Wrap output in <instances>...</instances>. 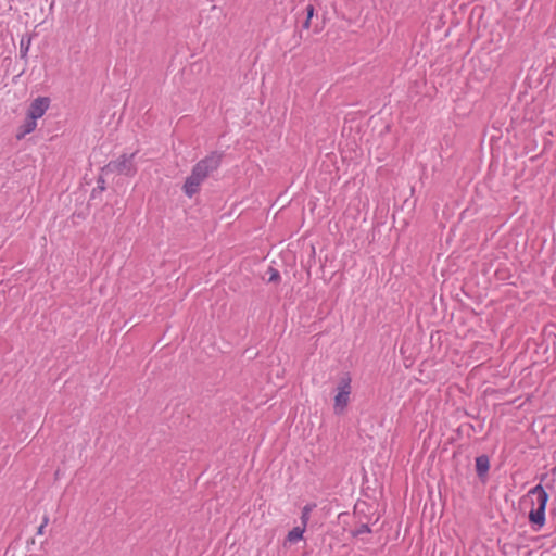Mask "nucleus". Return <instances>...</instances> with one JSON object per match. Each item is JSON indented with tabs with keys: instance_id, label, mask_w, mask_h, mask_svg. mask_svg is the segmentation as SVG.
Masks as SVG:
<instances>
[{
	"instance_id": "1",
	"label": "nucleus",
	"mask_w": 556,
	"mask_h": 556,
	"mask_svg": "<svg viewBox=\"0 0 556 556\" xmlns=\"http://www.w3.org/2000/svg\"><path fill=\"white\" fill-rule=\"evenodd\" d=\"M529 495L535 497V502L532 501V509L529 513V522L534 530H540L545 525V510L548 501V493L542 486L536 484L529 491Z\"/></svg>"
},
{
	"instance_id": "2",
	"label": "nucleus",
	"mask_w": 556,
	"mask_h": 556,
	"mask_svg": "<svg viewBox=\"0 0 556 556\" xmlns=\"http://www.w3.org/2000/svg\"><path fill=\"white\" fill-rule=\"evenodd\" d=\"M136 152L122 154L117 160L110 161L102 172L105 174H118L127 177H132L137 174V166L135 164Z\"/></svg>"
},
{
	"instance_id": "3",
	"label": "nucleus",
	"mask_w": 556,
	"mask_h": 556,
	"mask_svg": "<svg viewBox=\"0 0 556 556\" xmlns=\"http://www.w3.org/2000/svg\"><path fill=\"white\" fill-rule=\"evenodd\" d=\"M351 376L349 372L343 374L338 382L337 394L334 396L333 410L337 415L342 414L349 405L350 394L352 391Z\"/></svg>"
},
{
	"instance_id": "4",
	"label": "nucleus",
	"mask_w": 556,
	"mask_h": 556,
	"mask_svg": "<svg viewBox=\"0 0 556 556\" xmlns=\"http://www.w3.org/2000/svg\"><path fill=\"white\" fill-rule=\"evenodd\" d=\"M204 180V177H202V175L195 172V169L192 167L191 174L186 178L182 186L184 193L188 198H192L200 191V187Z\"/></svg>"
},
{
	"instance_id": "5",
	"label": "nucleus",
	"mask_w": 556,
	"mask_h": 556,
	"mask_svg": "<svg viewBox=\"0 0 556 556\" xmlns=\"http://www.w3.org/2000/svg\"><path fill=\"white\" fill-rule=\"evenodd\" d=\"M51 100L49 97H38L30 102L26 115L38 119L47 112Z\"/></svg>"
},
{
	"instance_id": "6",
	"label": "nucleus",
	"mask_w": 556,
	"mask_h": 556,
	"mask_svg": "<svg viewBox=\"0 0 556 556\" xmlns=\"http://www.w3.org/2000/svg\"><path fill=\"white\" fill-rule=\"evenodd\" d=\"M224 156H225V154L223 151H213L208 155H206L204 159L201 160L202 165H205V167L208 169V172L211 174H213L222 165Z\"/></svg>"
},
{
	"instance_id": "7",
	"label": "nucleus",
	"mask_w": 556,
	"mask_h": 556,
	"mask_svg": "<svg viewBox=\"0 0 556 556\" xmlns=\"http://www.w3.org/2000/svg\"><path fill=\"white\" fill-rule=\"evenodd\" d=\"M475 467L477 476L481 481H484L490 470V458L488 455L482 454L475 459Z\"/></svg>"
},
{
	"instance_id": "8",
	"label": "nucleus",
	"mask_w": 556,
	"mask_h": 556,
	"mask_svg": "<svg viewBox=\"0 0 556 556\" xmlns=\"http://www.w3.org/2000/svg\"><path fill=\"white\" fill-rule=\"evenodd\" d=\"M37 119L26 115L24 123L18 127L16 138L22 139L36 129Z\"/></svg>"
},
{
	"instance_id": "9",
	"label": "nucleus",
	"mask_w": 556,
	"mask_h": 556,
	"mask_svg": "<svg viewBox=\"0 0 556 556\" xmlns=\"http://www.w3.org/2000/svg\"><path fill=\"white\" fill-rule=\"evenodd\" d=\"M304 531V527H294L291 531H289L287 535V541L290 543H295L300 541L303 538Z\"/></svg>"
},
{
	"instance_id": "10",
	"label": "nucleus",
	"mask_w": 556,
	"mask_h": 556,
	"mask_svg": "<svg viewBox=\"0 0 556 556\" xmlns=\"http://www.w3.org/2000/svg\"><path fill=\"white\" fill-rule=\"evenodd\" d=\"M31 38L30 36H23L20 42V53L22 59H26L29 47H30Z\"/></svg>"
},
{
	"instance_id": "11",
	"label": "nucleus",
	"mask_w": 556,
	"mask_h": 556,
	"mask_svg": "<svg viewBox=\"0 0 556 556\" xmlns=\"http://www.w3.org/2000/svg\"><path fill=\"white\" fill-rule=\"evenodd\" d=\"M314 507H316V504H306L302 508V513H301L302 527L306 528V525H307V522L309 520V514H311V511L313 510Z\"/></svg>"
},
{
	"instance_id": "12",
	"label": "nucleus",
	"mask_w": 556,
	"mask_h": 556,
	"mask_svg": "<svg viewBox=\"0 0 556 556\" xmlns=\"http://www.w3.org/2000/svg\"><path fill=\"white\" fill-rule=\"evenodd\" d=\"M371 529L369 528L368 523L361 522L356 529H354L351 533L354 538H357L364 533H370Z\"/></svg>"
},
{
	"instance_id": "13",
	"label": "nucleus",
	"mask_w": 556,
	"mask_h": 556,
	"mask_svg": "<svg viewBox=\"0 0 556 556\" xmlns=\"http://www.w3.org/2000/svg\"><path fill=\"white\" fill-rule=\"evenodd\" d=\"M193 168L195 169V172H198L200 175H202V177H204V179H206L207 177H210L212 175L208 172V169L205 167V165H202L201 160L193 165Z\"/></svg>"
},
{
	"instance_id": "14",
	"label": "nucleus",
	"mask_w": 556,
	"mask_h": 556,
	"mask_svg": "<svg viewBox=\"0 0 556 556\" xmlns=\"http://www.w3.org/2000/svg\"><path fill=\"white\" fill-rule=\"evenodd\" d=\"M105 190V180L102 176H99L97 179V187L92 190L91 197L94 198L97 192H102Z\"/></svg>"
},
{
	"instance_id": "15",
	"label": "nucleus",
	"mask_w": 556,
	"mask_h": 556,
	"mask_svg": "<svg viewBox=\"0 0 556 556\" xmlns=\"http://www.w3.org/2000/svg\"><path fill=\"white\" fill-rule=\"evenodd\" d=\"M267 273L269 274L268 282L277 283V282L280 281L281 276H280V273L277 269H275L273 267H269Z\"/></svg>"
},
{
	"instance_id": "16",
	"label": "nucleus",
	"mask_w": 556,
	"mask_h": 556,
	"mask_svg": "<svg viewBox=\"0 0 556 556\" xmlns=\"http://www.w3.org/2000/svg\"><path fill=\"white\" fill-rule=\"evenodd\" d=\"M306 17L308 21H312L314 14H315V7L313 4H307L305 7Z\"/></svg>"
},
{
	"instance_id": "17",
	"label": "nucleus",
	"mask_w": 556,
	"mask_h": 556,
	"mask_svg": "<svg viewBox=\"0 0 556 556\" xmlns=\"http://www.w3.org/2000/svg\"><path fill=\"white\" fill-rule=\"evenodd\" d=\"M47 523L48 517H45L42 523L38 527L37 534H43V529L46 528Z\"/></svg>"
},
{
	"instance_id": "18",
	"label": "nucleus",
	"mask_w": 556,
	"mask_h": 556,
	"mask_svg": "<svg viewBox=\"0 0 556 556\" xmlns=\"http://www.w3.org/2000/svg\"><path fill=\"white\" fill-rule=\"evenodd\" d=\"M302 27L304 29H308L311 27V21L307 20V17L305 18V21L303 22L302 24Z\"/></svg>"
},
{
	"instance_id": "19",
	"label": "nucleus",
	"mask_w": 556,
	"mask_h": 556,
	"mask_svg": "<svg viewBox=\"0 0 556 556\" xmlns=\"http://www.w3.org/2000/svg\"><path fill=\"white\" fill-rule=\"evenodd\" d=\"M467 427H468L470 430H472V431L475 430V427H473V425H471V424H468V425H467Z\"/></svg>"
}]
</instances>
